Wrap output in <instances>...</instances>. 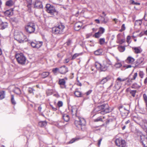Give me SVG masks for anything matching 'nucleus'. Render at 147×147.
<instances>
[{
  "mask_svg": "<svg viewBox=\"0 0 147 147\" xmlns=\"http://www.w3.org/2000/svg\"><path fill=\"white\" fill-rule=\"evenodd\" d=\"M94 111L96 112L100 111V112H98V113H100L101 114L104 115L110 112L111 110L108 104H106L97 107L95 109Z\"/></svg>",
  "mask_w": 147,
  "mask_h": 147,
  "instance_id": "nucleus-1",
  "label": "nucleus"
},
{
  "mask_svg": "<svg viewBox=\"0 0 147 147\" xmlns=\"http://www.w3.org/2000/svg\"><path fill=\"white\" fill-rule=\"evenodd\" d=\"M65 28L64 25L62 23H60L52 28V31L55 34H63L65 32Z\"/></svg>",
  "mask_w": 147,
  "mask_h": 147,
  "instance_id": "nucleus-2",
  "label": "nucleus"
},
{
  "mask_svg": "<svg viewBox=\"0 0 147 147\" xmlns=\"http://www.w3.org/2000/svg\"><path fill=\"white\" fill-rule=\"evenodd\" d=\"M78 120L75 121V124L78 129L82 130V127L86 125V121L83 118L78 117Z\"/></svg>",
  "mask_w": 147,
  "mask_h": 147,
  "instance_id": "nucleus-3",
  "label": "nucleus"
},
{
  "mask_svg": "<svg viewBox=\"0 0 147 147\" xmlns=\"http://www.w3.org/2000/svg\"><path fill=\"white\" fill-rule=\"evenodd\" d=\"M47 12L51 15L55 16L57 13L55 7L50 4H47L46 6Z\"/></svg>",
  "mask_w": 147,
  "mask_h": 147,
  "instance_id": "nucleus-4",
  "label": "nucleus"
},
{
  "mask_svg": "<svg viewBox=\"0 0 147 147\" xmlns=\"http://www.w3.org/2000/svg\"><path fill=\"white\" fill-rule=\"evenodd\" d=\"M16 58L18 62L20 64L23 65L25 64L26 59L22 53H18L16 55Z\"/></svg>",
  "mask_w": 147,
  "mask_h": 147,
  "instance_id": "nucleus-5",
  "label": "nucleus"
},
{
  "mask_svg": "<svg viewBox=\"0 0 147 147\" xmlns=\"http://www.w3.org/2000/svg\"><path fill=\"white\" fill-rule=\"evenodd\" d=\"M26 31L29 33L34 32L35 30V26L34 24L32 23H29L25 27Z\"/></svg>",
  "mask_w": 147,
  "mask_h": 147,
  "instance_id": "nucleus-6",
  "label": "nucleus"
},
{
  "mask_svg": "<svg viewBox=\"0 0 147 147\" xmlns=\"http://www.w3.org/2000/svg\"><path fill=\"white\" fill-rule=\"evenodd\" d=\"M14 38L20 43H23L27 41L26 36L21 33L15 36Z\"/></svg>",
  "mask_w": 147,
  "mask_h": 147,
  "instance_id": "nucleus-7",
  "label": "nucleus"
},
{
  "mask_svg": "<svg viewBox=\"0 0 147 147\" xmlns=\"http://www.w3.org/2000/svg\"><path fill=\"white\" fill-rule=\"evenodd\" d=\"M95 65L97 68L100 69L101 71H105L108 69L109 66L104 63L101 64L98 62H96Z\"/></svg>",
  "mask_w": 147,
  "mask_h": 147,
  "instance_id": "nucleus-8",
  "label": "nucleus"
},
{
  "mask_svg": "<svg viewBox=\"0 0 147 147\" xmlns=\"http://www.w3.org/2000/svg\"><path fill=\"white\" fill-rule=\"evenodd\" d=\"M116 145L119 147H125L126 143L125 140L119 138L116 139L115 141Z\"/></svg>",
  "mask_w": 147,
  "mask_h": 147,
  "instance_id": "nucleus-9",
  "label": "nucleus"
},
{
  "mask_svg": "<svg viewBox=\"0 0 147 147\" xmlns=\"http://www.w3.org/2000/svg\"><path fill=\"white\" fill-rule=\"evenodd\" d=\"M42 43L43 42L41 41L36 42L35 41L31 42L30 45L33 48L38 49L42 46Z\"/></svg>",
  "mask_w": 147,
  "mask_h": 147,
  "instance_id": "nucleus-10",
  "label": "nucleus"
},
{
  "mask_svg": "<svg viewBox=\"0 0 147 147\" xmlns=\"http://www.w3.org/2000/svg\"><path fill=\"white\" fill-rule=\"evenodd\" d=\"M34 7L37 9H41L42 8V2L40 0H35L34 3Z\"/></svg>",
  "mask_w": 147,
  "mask_h": 147,
  "instance_id": "nucleus-11",
  "label": "nucleus"
},
{
  "mask_svg": "<svg viewBox=\"0 0 147 147\" xmlns=\"http://www.w3.org/2000/svg\"><path fill=\"white\" fill-rule=\"evenodd\" d=\"M111 77L110 76H107L106 77H103L102 79L99 80L100 84H103L106 83L108 81L110 80Z\"/></svg>",
  "mask_w": 147,
  "mask_h": 147,
  "instance_id": "nucleus-12",
  "label": "nucleus"
},
{
  "mask_svg": "<svg viewBox=\"0 0 147 147\" xmlns=\"http://www.w3.org/2000/svg\"><path fill=\"white\" fill-rule=\"evenodd\" d=\"M68 71V68L65 66H63L59 68V73L61 74H64Z\"/></svg>",
  "mask_w": 147,
  "mask_h": 147,
  "instance_id": "nucleus-13",
  "label": "nucleus"
},
{
  "mask_svg": "<svg viewBox=\"0 0 147 147\" xmlns=\"http://www.w3.org/2000/svg\"><path fill=\"white\" fill-rule=\"evenodd\" d=\"M59 84L60 85L61 88H65L66 86L65 85V81L64 79H59Z\"/></svg>",
  "mask_w": 147,
  "mask_h": 147,
  "instance_id": "nucleus-14",
  "label": "nucleus"
},
{
  "mask_svg": "<svg viewBox=\"0 0 147 147\" xmlns=\"http://www.w3.org/2000/svg\"><path fill=\"white\" fill-rule=\"evenodd\" d=\"M140 125L143 130L146 129L147 128V120L146 119L143 120Z\"/></svg>",
  "mask_w": 147,
  "mask_h": 147,
  "instance_id": "nucleus-15",
  "label": "nucleus"
},
{
  "mask_svg": "<svg viewBox=\"0 0 147 147\" xmlns=\"http://www.w3.org/2000/svg\"><path fill=\"white\" fill-rule=\"evenodd\" d=\"M71 111V114L73 115H76L77 109L76 106H74L72 107Z\"/></svg>",
  "mask_w": 147,
  "mask_h": 147,
  "instance_id": "nucleus-16",
  "label": "nucleus"
},
{
  "mask_svg": "<svg viewBox=\"0 0 147 147\" xmlns=\"http://www.w3.org/2000/svg\"><path fill=\"white\" fill-rule=\"evenodd\" d=\"M132 49L134 50V52L136 54L140 53L142 51V50L140 47H133Z\"/></svg>",
  "mask_w": 147,
  "mask_h": 147,
  "instance_id": "nucleus-17",
  "label": "nucleus"
},
{
  "mask_svg": "<svg viewBox=\"0 0 147 147\" xmlns=\"http://www.w3.org/2000/svg\"><path fill=\"white\" fill-rule=\"evenodd\" d=\"M121 84L122 83L121 82H120L116 80L115 82V85L114 86V87L116 90H118L121 87Z\"/></svg>",
  "mask_w": 147,
  "mask_h": 147,
  "instance_id": "nucleus-18",
  "label": "nucleus"
},
{
  "mask_svg": "<svg viewBox=\"0 0 147 147\" xmlns=\"http://www.w3.org/2000/svg\"><path fill=\"white\" fill-rule=\"evenodd\" d=\"M100 20L102 23L106 24L108 22L109 19L107 17L104 18L102 16H100Z\"/></svg>",
  "mask_w": 147,
  "mask_h": 147,
  "instance_id": "nucleus-19",
  "label": "nucleus"
},
{
  "mask_svg": "<svg viewBox=\"0 0 147 147\" xmlns=\"http://www.w3.org/2000/svg\"><path fill=\"white\" fill-rule=\"evenodd\" d=\"M103 50L102 49H99L95 51L94 53L96 55H102L103 53Z\"/></svg>",
  "mask_w": 147,
  "mask_h": 147,
  "instance_id": "nucleus-20",
  "label": "nucleus"
},
{
  "mask_svg": "<svg viewBox=\"0 0 147 147\" xmlns=\"http://www.w3.org/2000/svg\"><path fill=\"white\" fill-rule=\"evenodd\" d=\"M134 61V59L130 56L128 57L126 60V62L129 63H132Z\"/></svg>",
  "mask_w": 147,
  "mask_h": 147,
  "instance_id": "nucleus-21",
  "label": "nucleus"
},
{
  "mask_svg": "<svg viewBox=\"0 0 147 147\" xmlns=\"http://www.w3.org/2000/svg\"><path fill=\"white\" fill-rule=\"evenodd\" d=\"M14 4V2L12 0H8L5 3L6 5L9 7L12 6Z\"/></svg>",
  "mask_w": 147,
  "mask_h": 147,
  "instance_id": "nucleus-22",
  "label": "nucleus"
},
{
  "mask_svg": "<svg viewBox=\"0 0 147 147\" xmlns=\"http://www.w3.org/2000/svg\"><path fill=\"white\" fill-rule=\"evenodd\" d=\"M13 14V12L11 10H8L5 12V15L8 16H11Z\"/></svg>",
  "mask_w": 147,
  "mask_h": 147,
  "instance_id": "nucleus-23",
  "label": "nucleus"
},
{
  "mask_svg": "<svg viewBox=\"0 0 147 147\" xmlns=\"http://www.w3.org/2000/svg\"><path fill=\"white\" fill-rule=\"evenodd\" d=\"M8 26V23L7 22H2L1 24V29H3L7 27Z\"/></svg>",
  "mask_w": 147,
  "mask_h": 147,
  "instance_id": "nucleus-24",
  "label": "nucleus"
},
{
  "mask_svg": "<svg viewBox=\"0 0 147 147\" xmlns=\"http://www.w3.org/2000/svg\"><path fill=\"white\" fill-rule=\"evenodd\" d=\"M63 118L64 120L66 122H68L69 119V115L66 114L63 115Z\"/></svg>",
  "mask_w": 147,
  "mask_h": 147,
  "instance_id": "nucleus-25",
  "label": "nucleus"
},
{
  "mask_svg": "<svg viewBox=\"0 0 147 147\" xmlns=\"http://www.w3.org/2000/svg\"><path fill=\"white\" fill-rule=\"evenodd\" d=\"M140 142H144V140H146L147 138L144 135L142 134L140 135Z\"/></svg>",
  "mask_w": 147,
  "mask_h": 147,
  "instance_id": "nucleus-26",
  "label": "nucleus"
},
{
  "mask_svg": "<svg viewBox=\"0 0 147 147\" xmlns=\"http://www.w3.org/2000/svg\"><path fill=\"white\" fill-rule=\"evenodd\" d=\"M49 74V73L48 72H42L41 75L43 78H45L48 76Z\"/></svg>",
  "mask_w": 147,
  "mask_h": 147,
  "instance_id": "nucleus-27",
  "label": "nucleus"
},
{
  "mask_svg": "<svg viewBox=\"0 0 147 147\" xmlns=\"http://www.w3.org/2000/svg\"><path fill=\"white\" fill-rule=\"evenodd\" d=\"M47 125V122L45 121H40L38 123V125L40 127L45 126Z\"/></svg>",
  "mask_w": 147,
  "mask_h": 147,
  "instance_id": "nucleus-28",
  "label": "nucleus"
},
{
  "mask_svg": "<svg viewBox=\"0 0 147 147\" xmlns=\"http://www.w3.org/2000/svg\"><path fill=\"white\" fill-rule=\"evenodd\" d=\"M14 91L16 94H20L21 93L20 89L18 87H15Z\"/></svg>",
  "mask_w": 147,
  "mask_h": 147,
  "instance_id": "nucleus-29",
  "label": "nucleus"
},
{
  "mask_svg": "<svg viewBox=\"0 0 147 147\" xmlns=\"http://www.w3.org/2000/svg\"><path fill=\"white\" fill-rule=\"evenodd\" d=\"M74 93L75 96L77 97H81L82 93L79 91L78 90L75 91Z\"/></svg>",
  "mask_w": 147,
  "mask_h": 147,
  "instance_id": "nucleus-30",
  "label": "nucleus"
},
{
  "mask_svg": "<svg viewBox=\"0 0 147 147\" xmlns=\"http://www.w3.org/2000/svg\"><path fill=\"white\" fill-rule=\"evenodd\" d=\"M5 92L4 91H2L0 92V99H2L5 98Z\"/></svg>",
  "mask_w": 147,
  "mask_h": 147,
  "instance_id": "nucleus-31",
  "label": "nucleus"
},
{
  "mask_svg": "<svg viewBox=\"0 0 147 147\" xmlns=\"http://www.w3.org/2000/svg\"><path fill=\"white\" fill-rule=\"evenodd\" d=\"M140 87L136 83H134L132 85L131 88H132L137 89L140 88Z\"/></svg>",
  "mask_w": 147,
  "mask_h": 147,
  "instance_id": "nucleus-32",
  "label": "nucleus"
},
{
  "mask_svg": "<svg viewBox=\"0 0 147 147\" xmlns=\"http://www.w3.org/2000/svg\"><path fill=\"white\" fill-rule=\"evenodd\" d=\"M81 26L78 24H76L74 26V29L76 31H78L81 28Z\"/></svg>",
  "mask_w": 147,
  "mask_h": 147,
  "instance_id": "nucleus-33",
  "label": "nucleus"
},
{
  "mask_svg": "<svg viewBox=\"0 0 147 147\" xmlns=\"http://www.w3.org/2000/svg\"><path fill=\"white\" fill-rule=\"evenodd\" d=\"M137 92L136 90H131L130 91V94L132 95L134 97H135V94Z\"/></svg>",
  "mask_w": 147,
  "mask_h": 147,
  "instance_id": "nucleus-34",
  "label": "nucleus"
},
{
  "mask_svg": "<svg viewBox=\"0 0 147 147\" xmlns=\"http://www.w3.org/2000/svg\"><path fill=\"white\" fill-rule=\"evenodd\" d=\"M144 60L143 57H141L137 60V62L138 64H140L142 63Z\"/></svg>",
  "mask_w": 147,
  "mask_h": 147,
  "instance_id": "nucleus-35",
  "label": "nucleus"
},
{
  "mask_svg": "<svg viewBox=\"0 0 147 147\" xmlns=\"http://www.w3.org/2000/svg\"><path fill=\"white\" fill-rule=\"evenodd\" d=\"M118 49L120 52H123L125 50V48L124 46H120L118 47Z\"/></svg>",
  "mask_w": 147,
  "mask_h": 147,
  "instance_id": "nucleus-36",
  "label": "nucleus"
},
{
  "mask_svg": "<svg viewBox=\"0 0 147 147\" xmlns=\"http://www.w3.org/2000/svg\"><path fill=\"white\" fill-rule=\"evenodd\" d=\"M129 3L130 4L135 5H139L140 4V3H138L137 2H135L133 0H130Z\"/></svg>",
  "mask_w": 147,
  "mask_h": 147,
  "instance_id": "nucleus-37",
  "label": "nucleus"
},
{
  "mask_svg": "<svg viewBox=\"0 0 147 147\" xmlns=\"http://www.w3.org/2000/svg\"><path fill=\"white\" fill-rule=\"evenodd\" d=\"M99 44L100 45H103L105 42V39L104 38H100L99 40Z\"/></svg>",
  "mask_w": 147,
  "mask_h": 147,
  "instance_id": "nucleus-38",
  "label": "nucleus"
},
{
  "mask_svg": "<svg viewBox=\"0 0 147 147\" xmlns=\"http://www.w3.org/2000/svg\"><path fill=\"white\" fill-rule=\"evenodd\" d=\"M31 5L32 3H28L27 5V7L28 8V11L29 12H30L31 11Z\"/></svg>",
  "mask_w": 147,
  "mask_h": 147,
  "instance_id": "nucleus-39",
  "label": "nucleus"
},
{
  "mask_svg": "<svg viewBox=\"0 0 147 147\" xmlns=\"http://www.w3.org/2000/svg\"><path fill=\"white\" fill-rule=\"evenodd\" d=\"M105 31V29L102 27H100L99 28L98 32L101 34L103 33Z\"/></svg>",
  "mask_w": 147,
  "mask_h": 147,
  "instance_id": "nucleus-40",
  "label": "nucleus"
},
{
  "mask_svg": "<svg viewBox=\"0 0 147 147\" xmlns=\"http://www.w3.org/2000/svg\"><path fill=\"white\" fill-rule=\"evenodd\" d=\"M11 103L13 105H15L16 104V103L14 99V96L13 95H11Z\"/></svg>",
  "mask_w": 147,
  "mask_h": 147,
  "instance_id": "nucleus-41",
  "label": "nucleus"
},
{
  "mask_svg": "<svg viewBox=\"0 0 147 147\" xmlns=\"http://www.w3.org/2000/svg\"><path fill=\"white\" fill-rule=\"evenodd\" d=\"M122 66L121 63L120 62H117L115 65V66L116 68H119Z\"/></svg>",
  "mask_w": 147,
  "mask_h": 147,
  "instance_id": "nucleus-42",
  "label": "nucleus"
},
{
  "mask_svg": "<svg viewBox=\"0 0 147 147\" xmlns=\"http://www.w3.org/2000/svg\"><path fill=\"white\" fill-rule=\"evenodd\" d=\"M101 35L102 34L98 32H97L95 34L94 36L95 38H99L101 36Z\"/></svg>",
  "mask_w": 147,
  "mask_h": 147,
  "instance_id": "nucleus-43",
  "label": "nucleus"
},
{
  "mask_svg": "<svg viewBox=\"0 0 147 147\" xmlns=\"http://www.w3.org/2000/svg\"><path fill=\"white\" fill-rule=\"evenodd\" d=\"M57 71H58L59 72V68H56L53 69L52 70V71L55 74H56Z\"/></svg>",
  "mask_w": 147,
  "mask_h": 147,
  "instance_id": "nucleus-44",
  "label": "nucleus"
},
{
  "mask_svg": "<svg viewBox=\"0 0 147 147\" xmlns=\"http://www.w3.org/2000/svg\"><path fill=\"white\" fill-rule=\"evenodd\" d=\"M144 147H147V139L146 140H144V142H141Z\"/></svg>",
  "mask_w": 147,
  "mask_h": 147,
  "instance_id": "nucleus-45",
  "label": "nucleus"
},
{
  "mask_svg": "<svg viewBox=\"0 0 147 147\" xmlns=\"http://www.w3.org/2000/svg\"><path fill=\"white\" fill-rule=\"evenodd\" d=\"M34 90L31 88H29L28 89V92L30 93H33V91Z\"/></svg>",
  "mask_w": 147,
  "mask_h": 147,
  "instance_id": "nucleus-46",
  "label": "nucleus"
},
{
  "mask_svg": "<svg viewBox=\"0 0 147 147\" xmlns=\"http://www.w3.org/2000/svg\"><path fill=\"white\" fill-rule=\"evenodd\" d=\"M143 97L145 101V102L146 103H147V96L145 94H144L143 95Z\"/></svg>",
  "mask_w": 147,
  "mask_h": 147,
  "instance_id": "nucleus-47",
  "label": "nucleus"
},
{
  "mask_svg": "<svg viewBox=\"0 0 147 147\" xmlns=\"http://www.w3.org/2000/svg\"><path fill=\"white\" fill-rule=\"evenodd\" d=\"M78 140V139L77 138H73L69 141V143H72L75 142L77 140Z\"/></svg>",
  "mask_w": 147,
  "mask_h": 147,
  "instance_id": "nucleus-48",
  "label": "nucleus"
},
{
  "mask_svg": "<svg viewBox=\"0 0 147 147\" xmlns=\"http://www.w3.org/2000/svg\"><path fill=\"white\" fill-rule=\"evenodd\" d=\"M102 119L101 117H100L98 118H97V119H94V121L95 122H98V121H102Z\"/></svg>",
  "mask_w": 147,
  "mask_h": 147,
  "instance_id": "nucleus-49",
  "label": "nucleus"
},
{
  "mask_svg": "<svg viewBox=\"0 0 147 147\" xmlns=\"http://www.w3.org/2000/svg\"><path fill=\"white\" fill-rule=\"evenodd\" d=\"M126 80L125 79H122L120 78H118L117 79V80L119 82H121L124 81Z\"/></svg>",
  "mask_w": 147,
  "mask_h": 147,
  "instance_id": "nucleus-50",
  "label": "nucleus"
},
{
  "mask_svg": "<svg viewBox=\"0 0 147 147\" xmlns=\"http://www.w3.org/2000/svg\"><path fill=\"white\" fill-rule=\"evenodd\" d=\"M125 25L124 24H123L121 27V29L120 30L121 32H122L123 31L125 30Z\"/></svg>",
  "mask_w": 147,
  "mask_h": 147,
  "instance_id": "nucleus-51",
  "label": "nucleus"
},
{
  "mask_svg": "<svg viewBox=\"0 0 147 147\" xmlns=\"http://www.w3.org/2000/svg\"><path fill=\"white\" fill-rule=\"evenodd\" d=\"M144 74V73L142 71H140L139 72V75L141 78H143Z\"/></svg>",
  "mask_w": 147,
  "mask_h": 147,
  "instance_id": "nucleus-52",
  "label": "nucleus"
},
{
  "mask_svg": "<svg viewBox=\"0 0 147 147\" xmlns=\"http://www.w3.org/2000/svg\"><path fill=\"white\" fill-rule=\"evenodd\" d=\"M142 21L141 20H136L135 23V24H138L139 25H140L142 24Z\"/></svg>",
  "mask_w": 147,
  "mask_h": 147,
  "instance_id": "nucleus-53",
  "label": "nucleus"
},
{
  "mask_svg": "<svg viewBox=\"0 0 147 147\" xmlns=\"http://www.w3.org/2000/svg\"><path fill=\"white\" fill-rule=\"evenodd\" d=\"M138 75L137 73H135L133 76V78L131 79V80H135L137 77Z\"/></svg>",
  "mask_w": 147,
  "mask_h": 147,
  "instance_id": "nucleus-54",
  "label": "nucleus"
},
{
  "mask_svg": "<svg viewBox=\"0 0 147 147\" xmlns=\"http://www.w3.org/2000/svg\"><path fill=\"white\" fill-rule=\"evenodd\" d=\"M129 113V111L128 110H126V111L125 112H124V113H123V112H122L121 113L122 116H123V113H124L125 115V117H126L128 115V114Z\"/></svg>",
  "mask_w": 147,
  "mask_h": 147,
  "instance_id": "nucleus-55",
  "label": "nucleus"
},
{
  "mask_svg": "<svg viewBox=\"0 0 147 147\" xmlns=\"http://www.w3.org/2000/svg\"><path fill=\"white\" fill-rule=\"evenodd\" d=\"M57 105L59 107L62 106L63 105V102L61 101H59L57 103Z\"/></svg>",
  "mask_w": 147,
  "mask_h": 147,
  "instance_id": "nucleus-56",
  "label": "nucleus"
},
{
  "mask_svg": "<svg viewBox=\"0 0 147 147\" xmlns=\"http://www.w3.org/2000/svg\"><path fill=\"white\" fill-rule=\"evenodd\" d=\"M79 55L77 53H76L74 54L72 56V59H75L77 56H78Z\"/></svg>",
  "mask_w": 147,
  "mask_h": 147,
  "instance_id": "nucleus-57",
  "label": "nucleus"
},
{
  "mask_svg": "<svg viewBox=\"0 0 147 147\" xmlns=\"http://www.w3.org/2000/svg\"><path fill=\"white\" fill-rule=\"evenodd\" d=\"M71 41L70 40H69L66 42V45L67 46H69L71 44Z\"/></svg>",
  "mask_w": 147,
  "mask_h": 147,
  "instance_id": "nucleus-58",
  "label": "nucleus"
},
{
  "mask_svg": "<svg viewBox=\"0 0 147 147\" xmlns=\"http://www.w3.org/2000/svg\"><path fill=\"white\" fill-rule=\"evenodd\" d=\"M106 63L107 64L109 65H111V62L109 59H107L106 61Z\"/></svg>",
  "mask_w": 147,
  "mask_h": 147,
  "instance_id": "nucleus-59",
  "label": "nucleus"
},
{
  "mask_svg": "<svg viewBox=\"0 0 147 147\" xmlns=\"http://www.w3.org/2000/svg\"><path fill=\"white\" fill-rule=\"evenodd\" d=\"M92 91V90H90L86 92V94L87 96L88 95L91 93Z\"/></svg>",
  "mask_w": 147,
  "mask_h": 147,
  "instance_id": "nucleus-60",
  "label": "nucleus"
},
{
  "mask_svg": "<svg viewBox=\"0 0 147 147\" xmlns=\"http://www.w3.org/2000/svg\"><path fill=\"white\" fill-rule=\"evenodd\" d=\"M69 60L68 58L64 60V63H67L69 62Z\"/></svg>",
  "mask_w": 147,
  "mask_h": 147,
  "instance_id": "nucleus-61",
  "label": "nucleus"
},
{
  "mask_svg": "<svg viewBox=\"0 0 147 147\" xmlns=\"http://www.w3.org/2000/svg\"><path fill=\"white\" fill-rule=\"evenodd\" d=\"M125 40L124 39H122L119 41V43L120 44H122L124 42Z\"/></svg>",
  "mask_w": 147,
  "mask_h": 147,
  "instance_id": "nucleus-62",
  "label": "nucleus"
},
{
  "mask_svg": "<svg viewBox=\"0 0 147 147\" xmlns=\"http://www.w3.org/2000/svg\"><path fill=\"white\" fill-rule=\"evenodd\" d=\"M143 19H144L145 21H147V14H145L144 15Z\"/></svg>",
  "mask_w": 147,
  "mask_h": 147,
  "instance_id": "nucleus-63",
  "label": "nucleus"
},
{
  "mask_svg": "<svg viewBox=\"0 0 147 147\" xmlns=\"http://www.w3.org/2000/svg\"><path fill=\"white\" fill-rule=\"evenodd\" d=\"M131 38L130 36H128L127 37V42H128L129 41Z\"/></svg>",
  "mask_w": 147,
  "mask_h": 147,
  "instance_id": "nucleus-64",
  "label": "nucleus"
}]
</instances>
